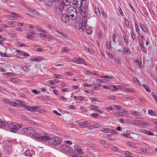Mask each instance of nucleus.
<instances>
[{
  "instance_id": "obj_64",
  "label": "nucleus",
  "mask_w": 157,
  "mask_h": 157,
  "mask_svg": "<svg viewBox=\"0 0 157 157\" xmlns=\"http://www.w3.org/2000/svg\"><path fill=\"white\" fill-rule=\"evenodd\" d=\"M9 26L10 27H14L15 25L14 23L12 22L9 24Z\"/></svg>"
},
{
  "instance_id": "obj_59",
  "label": "nucleus",
  "mask_w": 157,
  "mask_h": 157,
  "mask_svg": "<svg viewBox=\"0 0 157 157\" xmlns=\"http://www.w3.org/2000/svg\"><path fill=\"white\" fill-rule=\"evenodd\" d=\"M152 97L154 98L155 101L157 102V97H156L155 95H154L153 93L152 94Z\"/></svg>"
},
{
  "instance_id": "obj_52",
  "label": "nucleus",
  "mask_w": 157,
  "mask_h": 157,
  "mask_svg": "<svg viewBox=\"0 0 157 157\" xmlns=\"http://www.w3.org/2000/svg\"><path fill=\"white\" fill-rule=\"evenodd\" d=\"M29 31L30 32V33L32 35V36H35V33L34 31H31L30 29H29Z\"/></svg>"
},
{
  "instance_id": "obj_32",
  "label": "nucleus",
  "mask_w": 157,
  "mask_h": 157,
  "mask_svg": "<svg viewBox=\"0 0 157 157\" xmlns=\"http://www.w3.org/2000/svg\"><path fill=\"white\" fill-rule=\"evenodd\" d=\"M124 155H125L126 156L128 157H130V156L131 155V154L129 153L128 151H124L123 153Z\"/></svg>"
},
{
  "instance_id": "obj_20",
  "label": "nucleus",
  "mask_w": 157,
  "mask_h": 157,
  "mask_svg": "<svg viewBox=\"0 0 157 157\" xmlns=\"http://www.w3.org/2000/svg\"><path fill=\"white\" fill-rule=\"evenodd\" d=\"M10 13L13 15H14V16H10L9 17L11 18H16L17 17H20V15L19 14H18L16 13H15L14 12H12V13Z\"/></svg>"
},
{
  "instance_id": "obj_23",
  "label": "nucleus",
  "mask_w": 157,
  "mask_h": 157,
  "mask_svg": "<svg viewBox=\"0 0 157 157\" xmlns=\"http://www.w3.org/2000/svg\"><path fill=\"white\" fill-rule=\"evenodd\" d=\"M84 61V60L83 59L81 58H79L78 59H77V64H82Z\"/></svg>"
},
{
  "instance_id": "obj_30",
  "label": "nucleus",
  "mask_w": 157,
  "mask_h": 157,
  "mask_svg": "<svg viewBox=\"0 0 157 157\" xmlns=\"http://www.w3.org/2000/svg\"><path fill=\"white\" fill-rule=\"evenodd\" d=\"M143 86L144 87L145 89L148 92H150L151 91V90L149 89L148 86L145 84H143Z\"/></svg>"
},
{
  "instance_id": "obj_37",
  "label": "nucleus",
  "mask_w": 157,
  "mask_h": 157,
  "mask_svg": "<svg viewBox=\"0 0 157 157\" xmlns=\"http://www.w3.org/2000/svg\"><path fill=\"white\" fill-rule=\"evenodd\" d=\"M36 28L39 30V32H40V33H47V32L46 31L40 29V26H37Z\"/></svg>"
},
{
  "instance_id": "obj_41",
  "label": "nucleus",
  "mask_w": 157,
  "mask_h": 157,
  "mask_svg": "<svg viewBox=\"0 0 157 157\" xmlns=\"http://www.w3.org/2000/svg\"><path fill=\"white\" fill-rule=\"evenodd\" d=\"M65 74L69 76H72L73 75V73L71 71H67L65 72Z\"/></svg>"
},
{
  "instance_id": "obj_35",
  "label": "nucleus",
  "mask_w": 157,
  "mask_h": 157,
  "mask_svg": "<svg viewBox=\"0 0 157 157\" xmlns=\"http://www.w3.org/2000/svg\"><path fill=\"white\" fill-rule=\"evenodd\" d=\"M6 125V123L2 121H0V128L2 126H5Z\"/></svg>"
},
{
  "instance_id": "obj_26",
  "label": "nucleus",
  "mask_w": 157,
  "mask_h": 157,
  "mask_svg": "<svg viewBox=\"0 0 157 157\" xmlns=\"http://www.w3.org/2000/svg\"><path fill=\"white\" fill-rule=\"evenodd\" d=\"M87 17H83L82 19V25H86L87 23Z\"/></svg>"
},
{
  "instance_id": "obj_36",
  "label": "nucleus",
  "mask_w": 157,
  "mask_h": 157,
  "mask_svg": "<svg viewBox=\"0 0 157 157\" xmlns=\"http://www.w3.org/2000/svg\"><path fill=\"white\" fill-rule=\"evenodd\" d=\"M78 125L81 128H84L85 126V125L84 124V123L82 122H78Z\"/></svg>"
},
{
  "instance_id": "obj_12",
  "label": "nucleus",
  "mask_w": 157,
  "mask_h": 157,
  "mask_svg": "<svg viewBox=\"0 0 157 157\" xmlns=\"http://www.w3.org/2000/svg\"><path fill=\"white\" fill-rule=\"evenodd\" d=\"M74 148L77 151L79 154H82L83 152L82 150L81 149L80 146L78 145H74Z\"/></svg>"
},
{
  "instance_id": "obj_49",
  "label": "nucleus",
  "mask_w": 157,
  "mask_h": 157,
  "mask_svg": "<svg viewBox=\"0 0 157 157\" xmlns=\"http://www.w3.org/2000/svg\"><path fill=\"white\" fill-rule=\"evenodd\" d=\"M6 74L7 75H9L11 76H14V74L13 73L10 72V73H6Z\"/></svg>"
},
{
  "instance_id": "obj_3",
  "label": "nucleus",
  "mask_w": 157,
  "mask_h": 157,
  "mask_svg": "<svg viewBox=\"0 0 157 157\" xmlns=\"http://www.w3.org/2000/svg\"><path fill=\"white\" fill-rule=\"evenodd\" d=\"M22 132L26 135L33 134L32 136L36 133V130L34 128L31 127L25 128L22 130Z\"/></svg>"
},
{
  "instance_id": "obj_1",
  "label": "nucleus",
  "mask_w": 157,
  "mask_h": 157,
  "mask_svg": "<svg viewBox=\"0 0 157 157\" xmlns=\"http://www.w3.org/2000/svg\"><path fill=\"white\" fill-rule=\"evenodd\" d=\"M67 14L70 19L73 20L77 16L76 9L73 7H70L67 10Z\"/></svg>"
},
{
  "instance_id": "obj_15",
  "label": "nucleus",
  "mask_w": 157,
  "mask_h": 157,
  "mask_svg": "<svg viewBox=\"0 0 157 157\" xmlns=\"http://www.w3.org/2000/svg\"><path fill=\"white\" fill-rule=\"evenodd\" d=\"M112 43V41L111 40H109V41H107L106 43V47L107 48L111 50V44Z\"/></svg>"
},
{
  "instance_id": "obj_2",
  "label": "nucleus",
  "mask_w": 157,
  "mask_h": 157,
  "mask_svg": "<svg viewBox=\"0 0 157 157\" xmlns=\"http://www.w3.org/2000/svg\"><path fill=\"white\" fill-rule=\"evenodd\" d=\"M33 137L34 138L38 139L39 141L45 142L49 140L50 143V139L49 136H42L41 134L40 133H38L37 134H34L33 135Z\"/></svg>"
},
{
  "instance_id": "obj_54",
  "label": "nucleus",
  "mask_w": 157,
  "mask_h": 157,
  "mask_svg": "<svg viewBox=\"0 0 157 157\" xmlns=\"http://www.w3.org/2000/svg\"><path fill=\"white\" fill-rule=\"evenodd\" d=\"M106 80H101L99 79H98L97 80L98 82V81H99L100 83H103L104 82H105V81Z\"/></svg>"
},
{
  "instance_id": "obj_18",
  "label": "nucleus",
  "mask_w": 157,
  "mask_h": 157,
  "mask_svg": "<svg viewBox=\"0 0 157 157\" xmlns=\"http://www.w3.org/2000/svg\"><path fill=\"white\" fill-rule=\"evenodd\" d=\"M46 4L48 6H51L52 4V0H44Z\"/></svg>"
},
{
  "instance_id": "obj_46",
  "label": "nucleus",
  "mask_w": 157,
  "mask_h": 157,
  "mask_svg": "<svg viewBox=\"0 0 157 157\" xmlns=\"http://www.w3.org/2000/svg\"><path fill=\"white\" fill-rule=\"evenodd\" d=\"M128 144L129 146L133 147H135V145L134 143L132 142H129Z\"/></svg>"
},
{
  "instance_id": "obj_40",
  "label": "nucleus",
  "mask_w": 157,
  "mask_h": 157,
  "mask_svg": "<svg viewBox=\"0 0 157 157\" xmlns=\"http://www.w3.org/2000/svg\"><path fill=\"white\" fill-rule=\"evenodd\" d=\"M57 34L60 37H61V36H62V37L63 36H65L61 32L57 31Z\"/></svg>"
},
{
  "instance_id": "obj_34",
  "label": "nucleus",
  "mask_w": 157,
  "mask_h": 157,
  "mask_svg": "<svg viewBox=\"0 0 157 157\" xmlns=\"http://www.w3.org/2000/svg\"><path fill=\"white\" fill-rule=\"evenodd\" d=\"M135 26L136 30L137 33L139 34L140 33V31L139 30V27L137 24H135Z\"/></svg>"
},
{
  "instance_id": "obj_31",
  "label": "nucleus",
  "mask_w": 157,
  "mask_h": 157,
  "mask_svg": "<svg viewBox=\"0 0 157 157\" xmlns=\"http://www.w3.org/2000/svg\"><path fill=\"white\" fill-rule=\"evenodd\" d=\"M113 77V76H109V75H104L101 76V78H106L109 79H112Z\"/></svg>"
},
{
  "instance_id": "obj_38",
  "label": "nucleus",
  "mask_w": 157,
  "mask_h": 157,
  "mask_svg": "<svg viewBox=\"0 0 157 157\" xmlns=\"http://www.w3.org/2000/svg\"><path fill=\"white\" fill-rule=\"evenodd\" d=\"M50 83L51 84H53L54 83H57L59 82V80L55 79L54 81L51 80L50 81Z\"/></svg>"
},
{
  "instance_id": "obj_19",
  "label": "nucleus",
  "mask_w": 157,
  "mask_h": 157,
  "mask_svg": "<svg viewBox=\"0 0 157 157\" xmlns=\"http://www.w3.org/2000/svg\"><path fill=\"white\" fill-rule=\"evenodd\" d=\"M98 107L93 105H91L89 107V108H90V109L91 110H97Z\"/></svg>"
},
{
  "instance_id": "obj_50",
  "label": "nucleus",
  "mask_w": 157,
  "mask_h": 157,
  "mask_svg": "<svg viewBox=\"0 0 157 157\" xmlns=\"http://www.w3.org/2000/svg\"><path fill=\"white\" fill-rule=\"evenodd\" d=\"M53 112L55 114H56L59 116H61V113H58L56 110H54L53 111Z\"/></svg>"
},
{
  "instance_id": "obj_6",
  "label": "nucleus",
  "mask_w": 157,
  "mask_h": 157,
  "mask_svg": "<svg viewBox=\"0 0 157 157\" xmlns=\"http://www.w3.org/2000/svg\"><path fill=\"white\" fill-rule=\"evenodd\" d=\"M79 12L81 15L83 17H87L88 12L87 10L84 7H81L79 10Z\"/></svg>"
},
{
  "instance_id": "obj_17",
  "label": "nucleus",
  "mask_w": 157,
  "mask_h": 157,
  "mask_svg": "<svg viewBox=\"0 0 157 157\" xmlns=\"http://www.w3.org/2000/svg\"><path fill=\"white\" fill-rule=\"evenodd\" d=\"M123 49V47L120 44L118 45L116 47V50L118 52H122V50Z\"/></svg>"
},
{
  "instance_id": "obj_51",
  "label": "nucleus",
  "mask_w": 157,
  "mask_h": 157,
  "mask_svg": "<svg viewBox=\"0 0 157 157\" xmlns=\"http://www.w3.org/2000/svg\"><path fill=\"white\" fill-rule=\"evenodd\" d=\"M33 36H32V35L30 34L28 35L27 38V39H32L33 38Z\"/></svg>"
},
{
  "instance_id": "obj_45",
  "label": "nucleus",
  "mask_w": 157,
  "mask_h": 157,
  "mask_svg": "<svg viewBox=\"0 0 157 157\" xmlns=\"http://www.w3.org/2000/svg\"><path fill=\"white\" fill-rule=\"evenodd\" d=\"M18 79L17 78H14L11 79V82L13 83L18 82L17 81L18 80Z\"/></svg>"
},
{
  "instance_id": "obj_5",
  "label": "nucleus",
  "mask_w": 157,
  "mask_h": 157,
  "mask_svg": "<svg viewBox=\"0 0 157 157\" xmlns=\"http://www.w3.org/2000/svg\"><path fill=\"white\" fill-rule=\"evenodd\" d=\"M22 125L21 124L18 125L17 123H13L10 124L8 125V127L10 129V131L13 132H15L17 128H20Z\"/></svg>"
},
{
  "instance_id": "obj_21",
  "label": "nucleus",
  "mask_w": 157,
  "mask_h": 157,
  "mask_svg": "<svg viewBox=\"0 0 157 157\" xmlns=\"http://www.w3.org/2000/svg\"><path fill=\"white\" fill-rule=\"evenodd\" d=\"M95 10L97 15L98 17H100L101 15V14L98 8L97 7H95Z\"/></svg>"
},
{
  "instance_id": "obj_43",
  "label": "nucleus",
  "mask_w": 157,
  "mask_h": 157,
  "mask_svg": "<svg viewBox=\"0 0 157 157\" xmlns=\"http://www.w3.org/2000/svg\"><path fill=\"white\" fill-rule=\"evenodd\" d=\"M32 107L33 108V111L35 110H37L39 108H40V107L38 106H34Z\"/></svg>"
},
{
  "instance_id": "obj_44",
  "label": "nucleus",
  "mask_w": 157,
  "mask_h": 157,
  "mask_svg": "<svg viewBox=\"0 0 157 157\" xmlns=\"http://www.w3.org/2000/svg\"><path fill=\"white\" fill-rule=\"evenodd\" d=\"M0 56L4 57H8L7 55L5 53H2L0 52Z\"/></svg>"
},
{
  "instance_id": "obj_13",
  "label": "nucleus",
  "mask_w": 157,
  "mask_h": 157,
  "mask_svg": "<svg viewBox=\"0 0 157 157\" xmlns=\"http://www.w3.org/2000/svg\"><path fill=\"white\" fill-rule=\"evenodd\" d=\"M64 4L63 1L58 6V9L59 10L60 13H62V10L64 7Z\"/></svg>"
},
{
  "instance_id": "obj_61",
  "label": "nucleus",
  "mask_w": 157,
  "mask_h": 157,
  "mask_svg": "<svg viewBox=\"0 0 157 157\" xmlns=\"http://www.w3.org/2000/svg\"><path fill=\"white\" fill-rule=\"evenodd\" d=\"M32 92L35 94H39V92H37L36 90H32Z\"/></svg>"
},
{
  "instance_id": "obj_22",
  "label": "nucleus",
  "mask_w": 157,
  "mask_h": 157,
  "mask_svg": "<svg viewBox=\"0 0 157 157\" xmlns=\"http://www.w3.org/2000/svg\"><path fill=\"white\" fill-rule=\"evenodd\" d=\"M140 25L143 31L144 32L146 33L147 29L146 26L141 23H140Z\"/></svg>"
},
{
  "instance_id": "obj_60",
  "label": "nucleus",
  "mask_w": 157,
  "mask_h": 157,
  "mask_svg": "<svg viewBox=\"0 0 157 157\" xmlns=\"http://www.w3.org/2000/svg\"><path fill=\"white\" fill-rule=\"evenodd\" d=\"M148 113L151 114V115H154V113L153 112V111L149 109L148 111Z\"/></svg>"
},
{
  "instance_id": "obj_53",
  "label": "nucleus",
  "mask_w": 157,
  "mask_h": 157,
  "mask_svg": "<svg viewBox=\"0 0 157 157\" xmlns=\"http://www.w3.org/2000/svg\"><path fill=\"white\" fill-rule=\"evenodd\" d=\"M91 115L93 117L95 118H97L98 117V115L95 113H93L91 114Z\"/></svg>"
},
{
  "instance_id": "obj_8",
  "label": "nucleus",
  "mask_w": 157,
  "mask_h": 157,
  "mask_svg": "<svg viewBox=\"0 0 157 157\" xmlns=\"http://www.w3.org/2000/svg\"><path fill=\"white\" fill-rule=\"evenodd\" d=\"M59 149L62 151L66 152H69L71 151L70 147L66 145L61 146L59 148Z\"/></svg>"
},
{
  "instance_id": "obj_63",
  "label": "nucleus",
  "mask_w": 157,
  "mask_h": 157,
  "mask_svg": "<svg viewBox=\"0 0 157 157\" xmlns=\"http://www.w3.org/2000/svg\"><path fill=\"white\" fill-rule=\"evenodd\" d=\"M33 13L35 15H39V13L38 12L36 11V10H34L33 12Z\"/></svg>"
},
{
  "instance_id": "obj_7",
  "label": "nucleus",
  "mask_w": 157,
  "mask_h": 157,
  "mask_svg": "<svg viewBox=\"0 0 157 157\" xmlns=\"http://www.w3.org/2000/svg\"><path fill=\"white\" fill-rule=\"evenodd\" d=\"M73 6L75 7H81L83 3L82 0H74L72 2Z\"/></svg>"
},
{
  "instance_id": "obj_39",
  "label": "nucleus",
  "mask_w": 157,
  "mask_h": 157,
  "mask_svg": "<svg viewBox=\"0 0 157 157\" xmlns=\"http://www.w3.org/2000/svg\"><path fill=\"white\" fill-rule=\"evenodd\" d=\"M110 149L111 150L115 152L117 151L118 149V148L116 146H114L113 147H112L110 148Z\"/></svg>"
},
{
  "instance_id": "obj_27",
  "label": "nucleus",
  "mask_w": 157,
  "mask_h": 157,
  "mask_svg": "<svg viewBox=\"0 0 157 157\" xmlns=\"http://www.w3.org/2000/svg\"><path fill=\"white\" fill-rule=\"evenodd\" d=\"M22 69L23 70L26 71H28L30 70L29 67L28 66H25L23 67Z\"/></svg>"
},
{
  "instance_id": "obj_29",
  "label": "nucleus",
  "mask_w": 157,
  "mask_h": 157,
  "mask_svg": "<svg viewBox=\"0 0 157 157\" xmlns=\"http://www.w3.org/2000/svg\"><path fill=\"white\" fill-rule=\"evenodd\" d=\"M71 3V1L70 0H65L64 2V4L66 6H69Z\"/></svg>"
},
{
  "instance_id": "obj_56",
  "label": "nucleus",
  "mask_w": 157,
  "mask_h": 157,
  "mask_svg": "<svg viewBox=\"0 0 157 157\" xmlns=\"http://www.w3.org/2000/svg\"><path fill=\"white\" fill-rule=\"evenodd\" d=\"M90 100L91 101H96L98 100L96 98H90Z\"/></svg>"
},
{
  "instance_id": "obj_16",
  "label": "nucleus",
  "mask_w": 157,
  "mask_h": 157,
  "mask_svg": "<svg viewBox=\"0 0 157 157\" xmlns=\"http://www.w3.org/2000/svg\"><path fill=\"white\" fill-rule=\"evenodd\" d=\"M141 42V40H140V41L139 42V43L141 47V50L143 52L146 53L147 52V49L144 47V45L142 46V44ZM142 42L143 43V41H142Z\"/></svg>"
},
{
  "instance_id": "obj_42",
  "label": "nucleus",
  "mask_w": 157,
  "mask_h": 157,
  "mask_svg": "<svg viewBox=\"0 0 157 157\" xmlns=\"http://www.w3.org/2000/svg\"><path fill=\"white\" fill-rule=\"evenodd\" d=\"M7 101H6L5 102V103H8L10 105L12 106H13V105H14V104H15V102H12L10 101H7Z\"/></svg>"
},
{
  "instance_id": "obj_11",
  "label": "nucleus",
  "mask_w": 157,
  "mask_h": 157,
  "mask_svg": "<svg viewBox=\"0 0 157 157\" xmlns=\"http://www.w3.org/2000/svg\"><path fill=\"white\" fill-rule=\"evenodd\" d=\"M35 153L34 151H33L32 150L31 152L29 150L26 151L24 152V154L25 156H29L30 157H32L33 154Z\"/></svg>"
},
{
  "instance_id": "obj_33",
  "label": "nucleus",
  "mask_w": 157,
  "mask_h": 157,
  "mask_svg": "<svg viewBox=\"0 0 157 157\" xmlns=\"http://www.w3.org/2000/svg\"><path fill=\"white\" fill-rule=\"evenodd\" d=\"M106 54L108 56L109 58L112 59H113V56L112 54L109 53L107 52H106Z\"/></svg>"
},
{
  "instance_id": "obj_28",
  "label": "nucleus",
  "mask_w": 157,
  "mask_h": 157,
  "mask_svg": "<svg viewBox=\"0 0 157 157\" xmlns=\"http://www.w3.org/2000/svg\"><path fill=\"white\" fill-rule=\"evenodd\" d=\"M86 33L89 35L91 34L92 33L91 28H90L87 29L86 31Z\"/></svg>"
},
{
  "instance_id": "obj_14",
  "label": "nucleus",
  "mask_w": 157,
  "mask_h": 157,
  "mask_svg": "<svg viewBox=\"0 0 157 157\" xmlns=\"http://www.w3.org/2000/svg\"><path fill=\"white\" fill-rule=\"evenodd\" d=\"M39 33V36L41 37H46L49 39H51V36L47 35V34H45L46 33Z\"/></svg>"
},
{
  "instance_id": "obj_55",
  "label": "nucleus",
  "mask_w": 157,
  "mask_h": 157,
  "mask_svg": "<svg viewBox=\"0 0 157 157\" xmlns=\"http://www.w3.org/2000/svg\"><path fill=\"white\" fill-rule=\"evenodd\" d=\"M71 155L73 157H79L78 156H77V155H76V154L74 152H72V153H71Z\"/></svg>"
},
{
  "instance_id": "obj_47",
  "label": "nucleus",
  "mask_w": 157,
  "mask_h": 157,
  "mask_svg": "<svg viewBox=\"0 0 157 157\" xmlns=\"http://www.w3.org/2000/svg\"><path fill=\"white\" fill-rule=\"evenodd\" d=\"M118 9L119 10L120 12V14L122 16H124V14L123 13V11H122V10H121V8L120 6L118 7Z\"/></svg>"
},
{
  "instance_id": "obj_4",
  "label": "nucleus",
  "mask_w": 157,
  "mask_h": 157,
  "mask_svg": "<svg viewBox=\"0 0 157 157\" xmlns=\"http://www.w3.org/2000/svg\"><path fill=\"white\" fill-rule=\"evenodd\" d=\"M51 142H52L51 144L53 146H56L60 144L62 141L61 138L57 136L51 138L50 139Z\"/></svg>"
},
{
  "instance_id": "obj_24",
  "label": "nucleus",
  "mask_w": 157,
  "mask_h": 157,
  "mask_svg": "<svg viewBox=\"0 0 157 157\" xmlns=\"http://www.w3.org/2000/svg\"><path fill=\"white\" fill-rule=\"evenodd\" d=\"M135 62L136 63V64L137 66H139L140 67V68H141V65L142 64V62L141 60L139 61L138 60H136L135 61Z\"/></svg>"
},
{
  "instance_id": "obj_9",
  "label": "nucleus",
  "mask_w": 157,
  "mask_h": 157,
  "mask_svg": "<svg viewBox=\"0 0 157 157\" xmlns=\"http://www.w3.org/2000/svg\"><path fill=\"white\" fill-rule=\"evenodd\" d=\"M68 15L65 13H63L61 15V19L64 22H67L70 19Z\"/></svg>"
},
{
  "instance_id": "obj_25",
  "label": "nucleus",
  "mask_w": 157,
  "mask_h": 157,
  "mask_svg": "<svg viewBox=\"0 0 157 157\" xmlns=\"http://www.w3.org/2000/svg\"><path fill=\"white\" fill-rule=\"evenodd\" d=\"M24 107L25 109H26L30 111L31 112L33 111V108L32 106H28L26 105H25L24 106Z\"/></svg>"
},
{
  "instance_id": "obj_62",
  "label": "nucleus",
  "mask_w": 157,
  "mask_h": 157,
  "mask_svg": "<svg viewBox=\"0 0 157 157\" xmlns=\"http://www.w3.org/2000/svg\"><path fill=\"white\" fill-rule=\"evenodd\" d=\"M100 125L99 124H95L94 125H92L91 126V127H94V128H98L100 127Z\"/></svg>"
},
{
  "instance_id": "obj_57",
  "label": "nucleus",
  "mask_w": 157,
  "mask_h": 157,
  "mask_svg": "<svg viewBox=\"0 0 157 157\" xmlns=\"http://www.w3.org/2000/svg\"><path fill=\"white\" fill-rule=\"evenodd\" d=\"M97 85V86H94L93 87V88L95 90H97L98 89V87L100 86L101 85V84H98Z\"/></svg>"
},
{
  "instance_id": "obj_58",
  "label": "nucleus",
  "mask_w": 157,
  "mask_h": 157,
  "mask_svg": "<svg viewBox=\"0 0 157 157\" xmlns=\"http://www.w3.org/2000/svg\"><path fill=\"white\" fill-rule=\"evenodd\" d=\"M109 89L112 90H114V88H115V86L113 85H111L109 86Z\"/></svg>"
},
{
  "instance_id": "obj_10",
  "label": "nucleus",
  "mask_w": 157,
  "mask_h": 157,
  "mask_svg": "<svg viewBox=\"0 0 157 157\" xmlns=\"http://www.w3.org/2000/svg\"><path fill=\"white\" fill-rule=\"evenodd\" d=\"M122 53L123 55L127 56L131 54V52L128 48L123 47V49L122 50Z\"/></svg>"
},
{
  "instance_id": "obj_48",
  "label": "nucleus",
  "mask_w": 157,
  "mask_h": 157,
  "mask_svg": "<svg viewBox=\"0 0 157 157\" xmlns=\"http://www.w3.org/2000/svg\"><path fill=\"white\" fill-rule=\"evenodd\" d=\"M86 25H81V27H82V31H84V30H85L86 29Z\"/></svg>"
}]
</instances>
